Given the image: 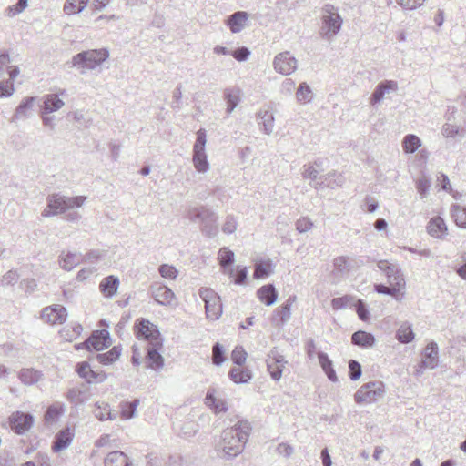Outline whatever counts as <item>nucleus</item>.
I'll list each match as a JSON object with an SVG mask.
<instances>
[{
  "label": "nucleus",
  "instance_id": "f257e3e1",
  "mask_svg": "<svg viewBox=\"0 0 466 466\" xmlns=\"http://www.w3.org/2000/svg\"><path fill=\"white\" fill-rule=\"evenodd\" d=\"M250 430L248 421H238L233 427L225 429L215 445L216 451L227 460L237 457L243 451Z\"/></svg>",
  "mask_w": 466,
  "mask_h": 466
},
{
  "label": "nucleus",
  "instance_id": "f03ea898",
  "mask_svg": "<svg viewBox=\"0 0 466 466\" xmlns=\"http://www.w3.org/2000/svg\"><path fill=\"white\" fill-rule=\"evenodd\" d=\"M320 21L319 35L327 41H332L343 25L339 8L330 4L325 5L321 9Z\"/></svg>",
  "mask_w": 466,
  "mask_h": 466
},
{
  "label": "nucleus",
  "instance_id": "7ed1b4c3",
  "mask_svg": "<svg viewBox=\"0 0 466 466\" xmlns=\"http://www.w3.org/2000/svg\"><path fill=\"white\" fill-rule=\"evenodd\" d=\"M108 57L109 51L106 48L89 49L75 55L71 60V66L85 74L86 71L95 70Z\"/></svg>",
  "mask_w": 466,
  "mask_h": 466
},
{
  "label": "nucleus",
  "instance_id": "20e7f679",
  "mask_svg": "<svg viewBox=\"0 0 466 466\" xmlns=\"http://www.w3.org/2000/svg\"><path fill=\"white\" fill-rule=\"evenodd\" d=\"M186 217L194 223H199L201 232L208 238L218 234L217 215L205 206L188 208Z\"/></svg>",
  "mask_w": 466,
  "mask_h": 466
},
{
  "label": "nucleus",
  "instance_id": "39448f33",
  "mask_svg": "<svg viewBox=\"0 0 466 466\" xmlns=\"http://www.w3.org/2000/svg\"><path fill=\"white\" fill-rule=\"evenodd\" d=\"M84 196L66 197L60 194H53L47 198V207L44 209V217L56 216L66 212L67 209L79 208L86 201Z\"/></svg>",
  "mask_w": 466,
  "mask_h": 466
},
{
  "label": "nucleus",
  "instance_id": "423d86ee",
  "mask_svg": "<svg viewBox=\"0 0 466 466\" xmlns=\"http://www.w3.org/2000/svg\"><path fill=\"white\" fill-rule=\"evenodd\" d=\"M385 387L382 381H370L362 385L355 393L356 403H373L383 397Z\"/></svg>",
  "mask_w": 466,
  "mask_h": 466
},
{
  "label": "nucleus",
  "instance_id": "0eeeda50",
  "mask_svg": "<svg viewBox=\"0 0 466 466\" xmlns=\"http://www.w3.org/2000/svg\"><path fill=\"white\" fill-rule=\"evenodd\" d=\"M206 142V130L201 128L197 132V139L193 147L194 167L200 173H205L209 169V163L205 151Z\"/></svg>",
  "mask_w": 466,
  "mask_h": 466
},
{
  "label": "nucleus",
  "instance_id": "6e6552de",
  "mask_svg": "<svg viewBox=\"0 0 466 466\" xmlns=\"http://www.w3.org/2000/svg\"><path fill=\"white\" fill-rule=\"evenodd\" d=\"M198 295L205 303L207 318L214 320L218 319L222 314L220 297L208 288H201Z\"/></svg>",
  "mask_w": 466,
  "mask_h": 466
},
{
  "label": "nucleus",
  "instance_id": "1a4fd4ad",
  "mask_svg": "<svg viewBox=\"0 0 466 466\" xmlns=\"http://www.w3.org/2000/svg\"><path fill=\"white\" fill-rule=\"evenodd\" d=\"M138 339L148 340L152 345H160V332L156 325L145 319H138L135 324Z\"/></svg>",
  "mask_w": 466,
  "mask_h": 466
},
{
  "label": "nucleus",
  "instance_id": "9d476101",
  "mask_svg": "<svg viewBox=\"0 0 466 466\" xmlns=\"http://www.w3.org/2000/svg\"><path fill=\"white\" fill-rule=\"evenodd\" d=\"M8 423L11 430L17 435H24L34 424V417L30 413L14 411L8 417Z\"/></svg>",
  "mask_w": 466,
  "mask_h": 466
},
{
  "label": "nucleus",
  "instance_id": "9b49d317",
  "mask_svg": "<svg viewBox=\"0 0 466 466\" xmlns=\"http://www.w3.org/2000/svg\"><path fill=\"white\" fill-rule=\"evenodd\" d=\"M286 363L285 357L276 348L270 350L266 358V364L272 380L279 381L281 379Z\"/></svg>",
  "mask_w": 466,
  "mask_h": 466
},
{
  "label": "nucleus",
  "instance_id": "f8f14e48",
  "mask_svg": "<svg viewBox=\"0 0 466 466\" xmlns=\"http://www.w3.org/2000/svg\"><path fill=\"white\" fill-rule=\"evenodd\" d=\"M111 344V338L109 332L106 329L96 330L91 336L77 349L86 348L88 350H95L96 351H101L104 349L109 347Z\"/></svg>",
  "mask_w": 466,
  "mask_h": 466
},
{
  "label": "nucleus",
  "instance_id": "ddd939ff",
  "mask_svg": "<svg viewBox=\"0 0 466 466\" xmlns=\"http://www.w3.org/2000/svg\"><path fill=\"white\" fill-rule=\"evenodd\" d=\"M439 365V347L435 341H431L425 347L417 374H420L424 370H433Z\"/></svg>",
  "mask_w": 466,
  "mask_h": 466
},
{
  "label": "nucleus",
  "instance_id": "4468645a",
  "mask_svg": "<svg viewBox=\"0 0 466 466\" xmlns=\"http://www.w3.org/2000/svg\"><path fill=\"white\" fill-rule=\"evenodd\" d=\"M273 66L277 72L288 76L297 69V59L289 52H282L275 56Z\"/></svg>",
  "mask_w": 466,
  "mask_h": 466
},
{
  "label": "nucleus",
  "instance_id": "2eb2a0df",
  "mask_svg": "<svg viewBox=\"0 0 466 466\" xmlns=\"http://www.w3.org/2000/svg\"><path fill=\"white\" fill-rule=\"evenodd\" d=\"M67 318L66 309L59 304L48 306L42 310L41 319L52 325L63 324Z\"/></svg>",
  "mask_w": 466,
  "mask_h": 466
},
{
  "label": "nucleus",
  "instance_id": "dca6fc26",
  "mask_svg": "<svg viewBox=\"0 0 466 466\" xmlns=\"http://www.w3.org/2000/svg\"><path fill=\"white\" fill-rule=\"evenodd\" d=\"M149 290L155 301L159 305L171 306L175 299V294L172 289L164 284L153 283Z\"/></svg>",
  "mask_w": 466,
  "mask_h": 466
},
{
  "label": "nucleus",
  "instance_id": "f3484780",
  "mask_svg": "<svg viewBox=\"0 0 466 466\" xmlns=\"http://www.w3.org/2000/svg\"><path fill=\"white\" fill-rule=\"evenodd\" d=\"M377 266L385 273L390 285H405L404 277L398 265L389 263L387 260H380Z\"/></svg>",
  "mask_w": 466,
  "mask_h": 466
},
{
  "label": "nucleus",
  "instance_id": "a211bd4d",
  "mask_svg": "<svg viewBox=\"0 0 466 466\" xmlns=\"http://www.w3.org/2000/svg\"><path fill=\"white\" fill-rule=\"evenodd\" d=\"M296 296H289L287 300L274 311L272 321L276 326H284L291 317V307Z\"/></svg>",
  "mask_w": 466,
  "mask_h": 466
},
{
  "label": "nucleus",
  "instance_id": "6ab92c4d",
  "mask_svg": "<svg viewBox=\"0 0 466 466\" xmlns=\"http://www.w3.org/2000/svg\"><path fill=\"white\" fill-rule=\"evenodd\" d=\"M398 89V83L393 80H384L380 82L376 87L373 93L371 94V96L370 98L371 105H376L380 103L385 95L390 92L397 91Z\"/></svg>",
  "mask_w": 466,
  "mask_h": 466
},
{
  "label": "nucleus",
  "instance_id": "aec40b11",
  "mask_svg": "<svg viewBox=\"0 0 466 466\" xmlns=\"http://www.w3.org/2000/svg\"><path fill=\"white\" fill-rule=\"evenodd\" d=\"M319 179L320 182L312 184V187L317 190L323 189L324 187L335 188L341 187L345 182V177L342 174L337 172L328 173L327 175L321 176Z\"/></svg>",
  "mask_w": 466,
  "mask_h": 466
},
{
  "label": "nucleus",
  "instance_id": "412c9836",
  "mask_svg": "<svg viewBox=\"0 0 466 466\" xmlns=\"http://www.w3.org/2000/svg\"><path fill=\"white\" fill-rule=\"evenodd\" d=\"M248 15L245 11H238L229 15L226 20V25L234 34L241 32L247 24Z\"/></svg>",
  "mask_w": 466,
  "mask_h": 466
},
{
  "label": "nucleus",
  "instance_id": "4be33fe9",
  "mask_svg": "<svg viewBox=\"0 0 466 466\" xmlns=\"http://www.w3.org/2000/svg\"><path fill=\"white\" fill-rule=\"evenodd\" d=\"M205 404L215 413L226 412L228 409L225 400L216 397V390L209 388L205 397Z\"/></svg>",
  "mask_w": 466,
  "mask_h": 466
},
{
  "label": "nucleus",
  "instance_id": "5701e85b",
  "mask_svg": "<svg viewBox=\"0 0 466 466\" xmlns=\"http://www.w3.org/2000/svg\"><path fill=\"white\" fill-rule=\"evenodd\" d=\"M82 262L83 258L81 253L68 251L66 253L62 252L59 256V265L66 271L72 270Z\"/></svg>",
  "mask_w": 466,
  "mask_h": 466
},
{
  "label": "nucleus",
  "instance_id": "b1692460",
  "mask_svg": "<svg viewBox=\"0 0 466 466\" xmlns=\"http://www.w3.org/2000/svg\"><path fill=\"white\" fill-rule=\"evenodd\" d=\"M119 279L118 278L110 275L104 278L99 284V290L106 298H113L118 289Z\"/></svg>",
  "mask_w": 466,
  "mask_h": 466
},
{
  "label": "nucleus",
  "instance_id": "393cba45",
  "mask_svg": "<svg viewBox=\"0 0 466 466\" xmlns=\"http://www.w3.org/2000/svg\"><path fill=\"white\" fill-rule=\"evenodd\" d=\"M258 299L266 306L273 305L278 299V291L273 284H267L257 291Z\"/></svg>",
  "mask_w": 466,
  "mask_h": 466
},
{
  "label": "nucleus",
  "instance_id": "a878e982",
  "mask_svg": "<svg viewBox=\"0 0 466 466\" xmlns=\"http://www.w3.org/2000/svg\"><path fill=\"white\" fill-rule=\"evenodd\" d=\"M162 346L160 345H152L151 348L147 350V367L152 370H159L164 366V359L162 355L158 351V348Z\"/></svg>",
  "mask_w": 466,
  "mask_h": 466
},
{
  "label": "nucleus",
  "instance_id": "bb28decb",
  "mask_svg": "<svg viewBox=\"0 0 466 466\" xmlns=\"http://www.w3.org/2000/svg\"><path fill=\"white\" fill-rule=\"evenodd\" d=\"M42 377V372L33 368H23L18 371V378L21 383L26 386L35 385Z\"/></svg>",
  "mask_w": 466,
  "mask_h": 466
},
{
  "label": "nucleus",
  "instance_id": "cd10ccee",
  "mask_svg": "<svg viewBox=\"0 0 466 466\" xmlns=\"http://www.w3.org/2000/svg\"><path fill=\"white\" fill-rule=\"evenodd\" d=\"M105 466H131V461L127 454L120 451L109 452L104 460Z\"/></svg>",
  "mask_w": 466,
  "mask_h": 466
},
{
  "label": "nucleus",
  "instance_id": "c85d7f7f",
  "mask_svg": "<svg viewBox=\"0 0 466 466\" xmlns=\"http://www.w3.org/2000/svg\"><path fill=\"white\" fill-rule=\"evenodd\" d=\"M35 97L27 96L25 97L21 103L15 108V112L13 116L12 121L18 119H25L29 117L30 112L33 109Z\"/></svg>",
  "mask_w": 466,
  "mask_h": 466
},
{
  "label": "nucleus",
  "instance_id": "c756f323",
  "mask_svg": "<svg viewBox=\"0 0 466 466\" xmlns=\"http://www.w3.org/2000/svg\"><path fill=\"white\" fill-rule=\"evenodd\" d=\"M44 113H53L61 109L65 106V102L58 97L57 94H47L43 96Z\"/></svg>",
  "mask_w": 466,
  "mask_h": 466
},
{
  "label": "nucleus",
  "instance_id": "7c9ffc66",
  "mask_svg": "<svg viewBox=\"0 0 466 466\" xmlns=\"http://www.w3.org/2000/svg\"><path fill=\"white\" fill-rule=\"evenodd\" d=\"M73 440V434L69 429L60 431L55 437V441L52 445L54 451L58 452L66 449Z\"/></svg>",
  "mask_w": 466,
  "mask_h": 466
},
{
  "label": "nucleus",
  "instance_id": "2f4dec72",
  "mask_svg": "<svg viewBox=\"0 0 466 466\" xmlns=\"http://www.w3.org/2000/svg\"><path fill=\"white\" fill-rule=\"evenodd\" d=\"M273 272V263L270 259H258L254 266V279L268 278Z\"/></svg>",
  "mask_w": 466,
  "mask_h": 466
},
{
  "label": "nucleus",
  "instance_id": "473e14b6",
  "mask_svg": "<svg viewBox=\"0 0 466 466\" xmlns=\"http://www.w3.org/2000/svg\"><path fill=\"white\" fill-rule=\"evenodd\" d=\"M351 342L361 348H370L375 344V337L371 333L359 330L352 334Z\"/></svg>",
  "mask_w": 466,
  "mask_h": 466
},
{
  "label": "nucleus",
  "instance_id": "72a5a7b5",
  "mask_svg": "<svg viewBox=\"0 0 466 466\" xmlns=\"http://www.w3.org/2000/svg\"><path fill=\"white\" fill-rule=\"evenodd\" d=\"M121 348L114 346L109 351L105 353H96L92 360H96L103 365H110L115 362L121 355Z\"/></svg>",
  "mask_w": 466,
  "mask_h": 466
},
{
  "label": "nucleus",
  "instance_id": "f704fd0d",
  "mask_svg": "<svg viewBox=\"0 0 466 466\" xmlns=\"http://www.w3.org/2000/svg\"><path fill=\"white\" fill-rule=\"evenodd\" d=\"M318 358L319 365L327 375L328 379L332 382H336L338 380V377L333 368V363L329 358L328 354L320 351L318 353Z\"/></svg>",
  "mask_w": 466,
  "mask_h": 466
},
{
  "label": "nucleus",
  "instance_id": "c9c22d12",
  "mask_svg": "<svg viewBox=\"0 0 466 466\" xmlns=\"http://www.w3.org/2000/svg\"><path fill=\"white\" fill-rule=\"evenodd\" d=\"M415 334L413 332L412 325L408 322H402L396 331V339L400 343L408 344L413 341Z\"/></svg>",
  "mask_w": 466,
  "mask_h": 466
},
{
  "label": "nucleus",
  "instance_id": "e433bc0d",
  "mask_svg": "<svg viewBox=\"0 0 466 466\" xmlns=\"http://www.w3.org/2000/svg\"><path fill=\"white\" fill-rule=\"evenodd\" d=\"M258 126L262 128L265 134L270 135L274 130V116L273 113L265 110L258 113Z\"/></svg>",
  "mask_w": 466,
  "mask_h": 466
},
{
  "label": "nucleus",
  "instance_id": "4c0bfd02",
  "mask_svg": "<svg viewBox=\"0 0 466 466\" xmlns=\"http://www.w3.org/2000/svg\"><path fill=\"white\" fill-rule=\"evenodd\" d=\"M93 413L99 420H114L116 419V415L111 412L110 407L106 402H96Z\"/></svg>",
  "mask_w": 466,
  "mask_h": 466
},
{
  "label": "nucleus",
  "instance_id": "58836bf2",
  "mask_svg": "<svg viewBox=\"0 0 466 466\" xmlns=\"http://www.w3.org/2000/svg\"><path fill=\"white\" fill-rule=\"evenodd\" d=\"M230 380L237 384L248 383L252 379V372L248 369L232 368L228 374Z\"/></svg>",
  "mask_w": 466,
  "mask_h": 466
},
{
  "label": "nucleus",
  "instance_id": "ea45409f",
  "mask_svg": "<svg viewBox=\"0 0 466 466\" xmlns=\"http://www.w3.org/2000/svg\"><path fill=\"white\" fill-rule=\"evenodd\" d=\"M427 230L431 236L440 238L447 231V228L444 220L440 217H436L431 219Z\"/></svg>",
  "mask_w": 466,
  "mask_h": 466
},
{
  "label": "nucleus",
  "instance_id": "a19ab883",
  "mask_svg": "<svg viewBox=\"0 0 466 466\" xmlns=\"http://www.w3.org/2000/svg\"><path fill=\"white\" fill-rule=\"evenodd\" d=\"M421 146L420 137L413 134H409L402 140V147L406 154L414 153Z\"/></svg>",
  "mask_w": 466,
  "mask_h": 466
},
{
  "label": "nucleus",
  "instance_id": "79ce46f5",
  "mask_svg": "<svg viewBox=\"0 0 466 466\" xmlns=\"http://www.w3.org/2000/svg\"><path fill=\"white\" fill-rule=\"evenodd\" d=\"M88 0H66L64 12L67 15L79 14L86 6Z\"/></svg>",
  "mask_w": 466,
  "mask_h": 466
},
{
  "label": "nucleus",
  "instance_id": "37998d69",
  "mask_svg": "<svg viewBox=\"0 0 466 466\" xmlns=\"http://www.w3.org/2000/svg\"><path fill=\"white\" fill-rule=\"evenodd\" d=\"M218 258L221 268L226 271L227 268L231 266L235 261V254L228 248H222L218 251Z\"/></svg>",
  "mask_w": 466,
  "mask_h": 466
},
{
  "label": "nucleus",
  "instance_id": "c03bdc74",
  "mask_svg": "<svg viewBox=\"0 0 466 466\" xmlns=\"http://www.w3.org/2000/svg\"><path fill=\"white\" fill-rule=\"evenodd\" d=\"M313 98V93L309 86L306 82L299 84L296 92V99L299 103H309Z\"/></svg>",
  "mask_w": 466,
  "mask_h": 466
},
{
  "label": "nucleus",
  "instance_id": "a18cd8bd",
  "mask_svg": "<svg viewBox=\"0 0 466 466\" xmlns=\"http://www.w3.org/2000/svg\"><path fill=\"white\" fill-rule=\"evenodd\" d=\"M451 212L456 225L461 228H466V207L458 204L453 205Z\"/></svg>",
  "mask_w": 466,
  "mask_h": 466
},
{
  "label": "nucleus",
  "instance_id": "49530a36",
  "mask_svg": "<svg viewBox=\"0 0 466 466\" xmlns=\"http://www.w3.org/2000/svg\"><path fill=\"white\" fill-rule=\"evenodd\" d=\"M227 101V113L230 114L237 107L239 103V96L238 92L227 89L224 93Z\"/></svg>",
  "mask_w": 466,
  "mask_h": 466
},
{
  "label": "nucleus",
  "instance_id": "de8ad7c7",
  "mask_svg": "<svg viewBox=\"0 0 466 466\" xmlns=\"http://www.w3.org/2000/svg\"><path fill=\"white\" fill-rule=\"evenodd\" d=\"M304 170L302 172V176L305 179L310 180V186L312 187V184L316 182H320L319 177V170L317 169L314 165H305L303 167Z\"/></svg>",
  "mask_w": 466,
  "mask_h": 466
},
{
  "label": "nucleus",
  "instance_id": "09e8293b",
  "mask_svg": "<svg viewBox=\"0 0 466 466\" xmlns=\"http://www.w3.org/2000/svg\"><path fill=\"white\" fill-rule=\"evenodd\" d=\"M333 267L338 272L346 274L350 272L351 268V263L348 257L340 256L337 257L333 260Z\"/></svg>",
  "mask_w": 466,
  "mask_h": 466
},
{
  "label": "nucleus",
  "instance_id": "8fccbe9b",
  "mask_svg": "<svg viewBox=\"0 0 466 466\" xmlns=\"http://www.w3.org/2000/svg\"><path fill=\"white\" fill-rule=\"evenodd\" d=\"M415 187L420 198H425L428 197L429 194V190L431 187V180L429 177L422 176L421 177L416 180Z\"/></svg>",
  "mask_w": 466,
  "mask_h": 466
},
{
  "label": "nucleus",
  "instance_id": "3c124183",
  "mask_svg": "<svg viewBox=\"0 0 466 466\" xmlns=\"http://www.w3.org/2000/svg\"><path fill=\"white\" fill-rule=\"evenodd\" d=\"M62 412H63V408L61 405L54 404V405L49 406L45 414L46 422L53 423V422L56 421Z\"/></svg>",
  "mask_w": 466,
  "mask_h": 466
},
{
  "label": "nucleus",
  "instance_id": "603ef678",
  "mask_svg": "<svg viewBox=\"0 0 466 466\" xmlns=\"http://www.w3.org/2000/svg\"><path fill=\"white\" fill-rule=\"evenodd\" d=\"M225 361V350L223 346L216 342L212 347V362L216 366H220Z\"/></svg>",
  "mask_w": 466,
  "mask_h": 466
},
{
  "label": "nucleus",
  "instance_id": "864d4df0",
  "mask_svg": "<svg viewBox=\"0 0 466 466\" xmlns=\"http://www.w3.org/2000/svg\"><path fill=\"white\" fill-rule=\"evenodd\" d=\"M139 403L138 400H134L129 402H125L122 405L121 414L125 419H131L135 416L137 411V405Z\"/></svg>",
  "mask_w": 466,
  "mask_h": 466
},
{
  "label": "nucleus",
  "instance_id": "5fc2aeb1",
  "mask_svg": "<svg viewBox=\"0 0 466 466\" xmlns=\"http://www.w3.org/2000/svg\"><path fill=\"white\" fill-rule=\"evenodd\" d=\"M28 0H18V2L14 5H10L5 10V15L8 17H14L16 15H19L22 13L27 6Z\"/></svg>",
  "mask_w": 466,
  "mask_h": 466
},
{
  "label": "nucleus",
  "instance_id": "6e6d98bb",
  "mask_svg": "<svg viewBox=\"0 0 466 466\" xmlns=\"http://www.w3.org/2000/svg\"><path fill=\"white\" fill-rule=\"evenodd\" d=\"M247 352L241 346L236 347L231 353L232 361L238 366H241L247 360Z\"/></svg>",
  "mask_w": 466,
  "mask_h": 466
},
{
  "label": "nucleus",
  "instance_id": "4d7b16f0",
  "mask_svg": "<svg viewBox=\"0 0 466 466\" xmlns=\"http://www.w3.org/2000/svg\"><path fill=\"white\" fill-rule=\"evenodd\" d=\"M158 270L161 277L167 279H175L178 275L177 269L168 264L161 265Z\"/></svg>",
  "mask_w": 466,
  "mask_h": 466
},
{
  "label": "nucleus",
  "instance_id": "13d9d810",
  "mask_svg": "<svg viewBox=\"0 0 466 466\" xmlns=\"http://www.w3.org/2000/svg\"><path fill=\"white\" fill-rule=\"evenodd\" d=\"M15 93L14 83L9 80L0 82V98H7Z\"/></svg>",
  "mask_w": 466,
  "mask_h": 466
},
{
  "label": "nucleus",
  "instance_id": "bf43d9fd",
  "mask_svg": "<svg viewBox=\"0 0 466 466\" xmlns=\"http://www.w3.org/2000/svg\"><path fill=\"white\" fill-rule=\"evenodd\" d=\"M84 391L79 388H72L68 390L66 393L67 400L74 404H78L84 402V399L82 397Z\"/></svg>",
  "mask_w": 466,
  "mask_h": 466
},
{
  "label": "nucleus",
  "instance_id": "052dcab7",
  "mask_svg": "<svg viewBox=\"0 0 466 466\" xmlns=\"http://www.w3.org/2000/svg\"><path fill=\"white\" fill-rule=\"evenodd\" d=\"M349 376L350 380H357L360 378L362 374L361 366L357 360H350L349 361Z\"/></svg>",
  "mask_w": 466,
  "mask_h": 466
},
{
  "label": "nucleus",
  "instance_id": "680f3d73",
  "mask_svg": "<svg viewBox=\"0 0 466 466\" xmlns=\"http://www.w3.org/2000/svg\"><path fill=\"white\" fill-rule=\"evenodd\" d=\"M19 279V274L16 270L7 271L2 278L1 284L3 287L13 286Z\"/></svg>",
  "mask_w": 466,
  "mask_h": 466
},
{
  "label": "nucleus",
  "instance_id": "e2e57ef3",
  "mask_svg": "<svg viewBox=\"0 0 466 466\" xmlns=\"http://www.w3.org/2000/svg\"><path fill=\"white\" fill-rule=\"evenodd\" d=\"M236 276L234 278V283L236 285H242L246 282L248 278V268L245 266L238 265L236 267Z\"/></svg>",
  "mask_w": 466,
  "mask_h": 466
},
{
  "label": "nucleus",
  "instance_id": "0e129e2a",
  "mask_svg": "<svg viewBox=\"0 0 466 466\" xmlns=\"http://www.w3.org/2000/svg\"><path fill=\"white\" fill-rule=\"evenodd\" d=\"M355 307H356V312H357L360 319L366 321L370 319V311H369L366 304L363 302V300L359 299L356 302Z\"/></svg>",
  "mask_w": 466,
  "mask_h": 466
},
{
  "label": "nucleus",
  "instance_id": "69168bd1",
  "mask_svg": "<svg viewBox=\"0 0 466 466\" xmlns=\"http://www.w3.org/2000/svg\"><path fill=\"white\" fill-rule=\"evenodd\" d=\"M177 458L173 456H170L167 461L155 457L150 458V460L147 461V464L148 466H175Z\"/></svg>",
  "mask_w": 466,
  "mask_h": 466
},
{
  "label": "nucleus",
  "instance_id": "338daca9",
  "mask_svg": "<svg viewBox=\"0 0 466 466\" xmlns=\"http://www.w3.org/2000/svg\"><path fill=\"white\" fill-rule=\"evenodd\" d=\"M352 300L350 296L335 298L331 300V306L334 309H342L346 308Z\"/></svg>",
  "mask_w": 466,
  "mask_h": 466
},
{
  "label": "nucleus",
  "instance_id": "774afa93",
  "mask_svg": "<svg viewBox=\"0 0 466 466\" xmlns=\"http://www.w3.org/2000/svg\"><path fill=\"white\" fill-rule=\"evenodd\" d=\"M232 56L238 62H244L248 59L250 51L248 47L242 46L237 48L231 53Z\"/></svg>",
  "mask_w": 466,
  "mask_h": 466
}]
</instances>
